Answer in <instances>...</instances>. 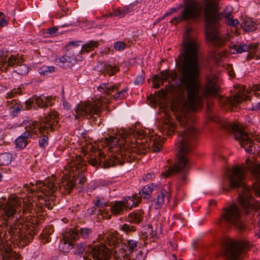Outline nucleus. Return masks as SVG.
Masks as SVG:
<instances>
[{"label":"nucleus","instance_id":"1","mask_svg":"<svg viewBox=\"0 0 260 260\" xmlns=\"http://www.w3.org/2000/svg\"><path fill=\"white\" fill-rule=\"evenodd\" d=\"M65 169L70 173V176L64 175L59 183H56L50 178L43 181L38 180L34 184L30 183L25 184L24 188L28 193L37 194L38 202L34 207L31 202L24 203L23 216L25 215L26 222H23L16 215L21 208V202L15 196L9 198L3 208L4 219L6 221L7 231L10 239L14 245L23 248L30 243L37 234L36 225L41 223L47 216L45 210H51L55 205V193L58 191L61 194H69L74 187L80 190L82 189L86 178L84 172L86 170L84 160L80 156L73 157Z\"/></svg>","mask_w":260,"mask_h":260},{"label":"nucleus","instance_id":"2","mask_svg":"<svg viewBox=\"0 0 260 260\" xmlns=\"http://www.w3.org/2000/svg\"><path fill=\"white\" fill-rule=\"evenodd\" d=\"M200 45L194 40L184 42L183 51L176 59L180 73L179 81L186 91L184 106L192 112H196L203 106V97L200 94V70L198 60Z\"/></svg>","mask_w":260,"mask_h":260},{"label":"nucleus","instance_id":"3","mask_svg":"<svg viewBox=\"0 0 260 260\" xmlns=\"http://www.w3.org/2000/svg\"><path fill=\"white\" fill-rule=\"evenodd\" d=\"M176 119L180 125L184 127L183 131L178 132L180 139L178 146L177 160L173 167H168L162 173V175L168 177L173 174L181 172L180 179L182 182H184L187 180L189 171L192 165L188 156L196 146L200 132L193 124V119L190 118L187 115L177 116Z\"/></svg>","mask_w":260,"mask_h":260},{"label":"nucleus","instance_id":"4","mask_svg":"<svg viewBox=\"0 0 260 260\" xmlns=\"http://www.w3.org/2000/svg\"><path fill=\"white\" fill-rule=\"evenodd\" d=\"M203 13L207 41L215 47L222 46L223 42L218 34L224 14L219 12L218 3L212 0H207Z\"/></svg>","mask_w":260,"mask_h":260},{"label":"nucleus","instance_id":"5","mask_svg":"<svg viewBox=\"0 0 260 260\" xmlns=\"http://www.w3.org/2000/svg\"><path fill=\"white\" fill-rule=\"evenodd\" d=\"M59 114L54 109L51 110L50 112L44 117H42L40 121H31L28 125L26 126V131L29 132L33 136H38V133L42 134L46 132L49 134V131L53 132L56 127L59 125L58 119Z\"/></svg>","mask_w":260,"mask_h":260},{"label":"nucleus","instance_id":"6","mask_svg":"<svg viewBox=\"0 0 260 260\" xmlns=\"http://www.w3.org/2000/svg\"><path fill=\"white\" fill-rule=\"evenodd\" d=\"M98 158L93 157L88 160V163L92 166H99L104 168H108L118 165H122L125 162H131L135 160V156L130 153L121 151L116 154L107 156L104 152H99Z\"/></svg>","mask_w":260,"mask_h":260},{"label":"nucleus","instance_id":"7","mask_svg":"<svg viewBox=\"0 0 260 260\" xmlns=\"http://www.w3.org/2000/svg\"><path fill=\"white\" fill-rule=\"evenodd\" d=\"M218 223L221 226L228 228L234 226L240 230L245 229V225L241 220L240 208L235 203L223 209Z\"/></svg>","mask_w":260,"mask_h":260},{"label":"nucleus","instance_id":"8","mask_svg":"<svg viewBox=\"0 0 260 260\" xmlns=\"http://www.w3.org/2000/svg\"><path fill=\"white\" fill-rule=\"evenodd\" d=\"M221 127L226 132L233 134L235 139L239 141L246 152L249 154L252 153V147L254 144L253 141L237 124L225 122L222 124Z\"/></svg>","mask_w":260,"mask_h":260},{"label":"nucleus","instance_id":"9","mask_svg":"<svg viewBox=\"0 0 260 260\" xmlns=\"http://www.w3.org/2000/svg\"><path fill=\"white\" fill-rule=\"evenodd\" d=\"M136 143L139 144L143 150L148 149L153 152H158L162 148V142L160 136L155 135L148 136L144 132H133Z\"/></svg>","mask_w":260,"mask_h":260},{"label":"nucleus","instance_id":"10","mask_svg":"<svg viewBox=\"0 0 260 260\" xmlns=\"http://www.w3.org/2000/svg\"><path fill=\"white\" fill-rule=\"evenodd\" d=\"M248 243L245 241L230 239L225 244L224 255L228 260H243L246 255Z\"/></svg>","mask_w":260,"mask_h":260},{"label":"nucleus","instance_id":"11","mask_svg":"<svg viewBox=\"0 0 260 260\" xmlns=\"http://www.w3.org/2000/svg\"><path fill=\"white\" fill-rule=\"evenodd\" d=\"M75 119H78L86 117L90 119L93 115L99 116L101 110L96 103H92L89 101L81 102L75 109Z\"/></svg>","mask_w":260,"mask_h":260},{"label":"nucleus","instance_id":"12","mask_svg":"<svg viewBox=\"0 0 260 260\" xmlns=\"http://www.w3.org/2000/svg\"><path fill=\"white\" fill-rule=\"evenodd\" d=\"M80 41L69 42L64 47L66 53L59 58V62L63 64L62 67L67 69H71L75 65L78 59L77 58V52L75 51L76 48L79 46L78 43Z\"/></svg>","mask_w":260,"mask_h":260},{"label":"nucleus","instance_id":"13","mask_svg":"<svg viewBox=\"0 0 260 260\" xmlns=\"http://www.w3.org/2000/svg\"><path fill=\"white\" fill-rule=\"evenodd\" d=\"M244 178V169L239 166H234L231 170L229 177L230 188L227 189L226 191L240 187L242 185V182Z\"/></svg>","mask_w":260,"mask_h":260},{"label":"nucleus","instance_id":"14","mask_svg":"<svg viewBox=\"0 0 260 260\" xmlns=\"http://www.w3.org/2000/svg\"><path fill=\"white\" fill-rule=\"evenodd\" d=\"M249 98L248 96H245L244 94L237 93L233 96H220L219 101L222 107L232 110L234 107L238 106L243 100H247Z\"/></svg>","mask_w":260,"mask_h":260},{"label":"nucleus","instance_id":"15","mask_svg":"<svg viewBox=\"0 0 260 260\" xmlns=\"http://www.w3.org/2000/svg\"><path fill=\"white\" fill-rule=\"evenodd\" d=\"M59 245V249L62 252H68L74 247L75 242L78 239V234L72 231L64 233Z\"/></svg>","mask_w":260,"mask_h":260},{"label":"nucleus","instance_id":"16","mask_svg":"<svg viewBox=\"0 0 260 260\" xmlns=\"http://www.w3.org/2000/svg\"><path fill=\"white\" fill-rule=\"evenodd\" d=\"M90 253L93 260H109L111 256L110 250L103 243L93 246Z\"/></svg>","mask_w":260,"mask_h":260},{"label":"nucleus","instance_id":"17","mask_svg":"<svg viewBox=\"0 0 260 260\" xmlns=\"http://www.w3.org/2000/svg\"><path fill=\"white\" fill-rule=\"evenodd\" d=\"M11 244L7 241L0 242V250L2 254H0V260H22L21 255L12 250Z\"/></svg>","mask_w":260,"mask_h":260},{"label":"nucleus","instance_id":"18","mask_svg":"<svg viewBox=\"0 0 260 260\" xmlns=\"http://www.w3.org/2000/svg\"><path fill=\"white\" fill-rule=\"evenodd\" d=\"M238 199L240 205L245 209L247 214L252 209L257 210L260 209V202L251 196L240 194Z\"/></svg>","mask_w":260,"mask_h":260},{"label":"nucleus","instance_id":"19","mask_svg":"<svg viewBox=\"0 0 260 260\" xmlns=\"http://www.w3.org/2000/svg\"><path fill=\"white\" fill-rule=\"evenodd\" d=\"M109 85V82L103 83L98 87V90L101 92H103L105 95L110 96L112 93L117 91L115 94L111 96V99L117 101L120 99V93L118 92L119 90L120 83H116L113 85Z\"/></svg>","mask_w":260,"mask_h":260},{"label":"nucleus","instance_id":"20","mask_svg":"<svg viewBox=\"0 0 260 260\" xmlns=\"http://www.w3.org/2000/svg\"><path fill=\"white\" fill-rule=\"evenodd\" d=\"M171 194L170 192L167 191L164 188L160 189L158 191L155 197L151 202V206L154 207L155 209H160L165 203L166 200L167 202H169V200L171 198Z\"/></svg>","mask_w":260,"mask_h":260},{"label":"nucleus","instance_id":"21","mask_svg":"<svg viewBox=\"0 0 260 260\" xmlns=\"http://www.w3.org/2000/svg\"><path fill=\"white\" fill-rule=\"evenodd\" d=\"M220 90L219 85L212 79H208L203 88V95L206 99L211 96H216Z\"/></svg>","mask_w":260,"mask_h":260},{"label":"nucleus","instance_id":"22","mask_svg":"<svg viewBox=\"0 0 260 260\" xmlns=\"http://www.w3.org/2000/svg\"><path fill=\"white\" fill-rule=\"evenodd\" d=\"M184 13H188L198 19L201 15V9L196 0H183Z\"/></svg>","mask_w":260,"mask_h":260},{"label":"nucleus","instance_id":"23","mask_svg":"<svg viewBox=\"0 0 260 260\" xmlns=\"http://www.w3.org/2000/svg\"><path fill=\"white\" fill-rule=\"evenodd\" d=\"M55 96H44L41 95L38 96L36 95V104L35 106L37 110L39 108L45 109L50 106H52L54 104Z\"/></svg>","mask_w":260,"mask_h":260},{"label":"nucleus","instance_id":"24","mask_svg":"<svg viewBox=\"0 0 260 260\" xmlns=\"http://www.w3.org/2000/svg\"><path fill=\"white\" fill-rule=\"evenodd\" d=\"M259 46L258 43H250L249 45L243 44V45H237L233 44L230 46L231 50H233L232 52V54L235 53H242L244 52H247L249 50H254L255 49L257 48Z\"/></svg>","mask_w":260,"mask_h":260},{"label":"nucleus","instance_id":"25","mask_svg":"<svg viewBox=\"0 0 260 260\" xmlns=\"http://www.w3.org/2000/svg\"><path fill=\"white\" fill-rule=\"evenodd\" d=\"M251 174L255 181L252 183V188L257 196H260V166H256L251 170Z\"/></svg>","mask_w":260,"mask_h":260},{"label":"nucleus","instance_id":"26","mask_svg":"<svg viewBox=\"0 0 260 260\" xmlns=\"http://www.w3.org/2000/svg\"><path fill=\"white\" fill-rule=\"evenodd\" d=\"M32 138V135L29 132H25L15 140V145L17 148L24 149L28 143V139Z\"/></svg>","mask_w":260,"mask_h":260},{"label":"nucleus","instance_id":"27","mask_svg":"<svg viewBox=\"0 0 260 260\" xmlns=\"http://www.w3.org/2000/svg\"><path fill=\"white\" fill-rule=\"evenodd\" d=\"M144 212L140 210L134 211L130 213L127 216V221L130 223L139 224L143 220Z\"/></svg>","mask_w":260,"mask_h":260},{"label":"nucleus","instance_id":"28","mask_svg":"<svg viewBox=\"0 0 260 260\" xmlns=\"http://www.w3.org/2000/svg\"><path fill=\"white\" fill-rule=\"evenodd\" d=\"M140 197L137 198V195L134 194L132 197H126L123 199L125 204V208L131 209L133 206L138 205L141 202Z\"/></svg>","mask_w":260,"mask_h":260},{"label":"nucleus","instance_id":"29","mask_svg":"<svg viewBox=\"0 0 260 260\" xmlns=\"http://www.w3.org/2000/svg\"><path fill=\"white\" fill-rule=\"evenodd\" d=\"M99 44L100 43L98 41H90L89 42L83 45L81 49H78L77 53L80 54L87 53L97 48Z\"/></svg>","mask_w":260,"mask_h":260},{"label":"nucleus","instance_id":"30","mask_svg":"<svg viewBox=\"0 0 260 260\" xmlns=\"http://www.w3.org/2000/svg\"><path fill=\"white\" fill-rule=\"evenodd\" d=\"M125 208V204L123 201H115L111 206L110 211L111 214L115 216L122 214Z\"/></svg>","mask_w":260,"mask_h":260},{"label":"nucleus","instance_id":"31","mask_svg":"<svg viewBox=\"0 0 260 260\" xmlns=\"http://www.w3.org/2000/svg\"><path fill=\"white\" fill-rule=\"evenodd\" d=\"M24 61V59L22 56H14L13 55H11L8 58L7 61L6 63H7V66L5 68V69L3 70L4 72H6L8 70V67H13L15 64L20 65V64L22 63Z\"/></svg>","mask_w":260,"mask_h":260},{"label":"nucleus","instance_id":"32","mask_svg":"<svg viewBox=\"0 0 260 260\" xmlns=\"http://www.w3.org/2000/svg\"><path fill=\"white\" fill-rule=\"evenodd\" d=\"M240 25L243 30L247 32H251L257 29L256 23L249 19L243 21Z\"/></svg>","mask_w":260,"mask_h":260},{"label":"nucleus","instance_id":"33","mask_svg":"<svg viewBox=\"0 0 260 260\" xmlns=\"http://www.w3.org/2000/svg\"><path fill=\"white\" fill-rule=\"evenodd\" d=\"M105 242L109 246L116 247L119 243V240L117 236L113 234H108L104 236Z\"/></svg>","mask_w":260,"mask_h":260},{"label":"nucleus","instance_id":"34","mask_svg":"<svg viewBox=\"0 0 260 260\" xmlns=\"http://www.w3.org/2000/svg\"><path fill=\"white\" fill-rule=\"evenodd\" d=\"M195 17L188 13H184V10L181 13V15L173 18L170 22L173 24H177L182 21H189L190 20L196 19Z\"/></svg>","mask_w":260,"mask_h":260},{"label":"nucleus","instance_id":"35","mask_svg":"<svg viewBox=\"0 0 260 260\" xmlns=\"http://www.w3.org/2000/svg\"><path fill=\"white\" fill-rule=\"evenodd\" d=\"M157 234L156 231L153 230L152 225L148 224L146 231L142 234L141 238L143 239L145 243V241L147 240L148 238H154L156 237Z\"/></svg>","mask_w":260,"mask_h":260},{"label":"nucleus","instance_id":"36","mask_svg":"<svg viewBox=\"0 0 260 260\" xmlns=\"http://www.w3.org/2000/svg\"><path fill=\"white\" fill-rule=\"evenodd\" d=\"M70 231L76 233L78 234V239L79 236L83 239H87L92 233L91 229L88 228H80L79 230L75 229Z\"/></svg>","mask_w":260,"mask_h":260},{"label":"nucleus","instance_id":"37","mask_svg":"<svg viewBox=\"0 0 260 260\" xmlns=\"http://www.w3.org/2000/svg\"><path fill=\"white\" fill-rule=\"evenodd\" d=\"M119 141V139L116 136H109L108 137L104 138V143L111 149L114 147L118 145Z\"/></svg>","mask_w":260,"mask_h":260},{"label":"nucleus","instance_id":"38","mask_svg":"<svg viewBox=\"0 0 260 260\" xmlns=\"http://www.w3.org/2000/svg\"><path fill=\"white\" fill-rule=\"evenodd\" d=\"M13 102L14 104L11 107V115L15 117L22 110L23 105L20 102H16V100L12 101L11 103L13 104Z\"/></svg>","mask_w":260,"mask_h":260},{"label":"nucleus","instance_id":"39","mask_svg":"<svg viewBox=\"0 0 260 260\" xmlns=\"http://www.w3.org/2000/svg\"><path fill=\"white\" fill-rule=\"evenodd\" d=\"M12 156L11 153L5 152L0 154V165L7 166L12 161Z\"/></svg>","mask_w":260,"mask_h":260},{"label":"nucleus","instance_id":"40","mask_svg":"<svg viewBox=\"0 0 260 260\" xmlns=\"http://www.w3.org/2000/svg\"><path fill=\"white\" fill-rule=\"evenodd\" d=\"M128 255L126 251L123 248L119 249L118 250H115L114 253L115 260H124L127 259Z\"/></svg>","mask_w":260,"mask_h":260},{"label":"nucleus","instance_id":"41","mask_svg":"<svg viewBox=\"0 0 260 260\" xmlns=\"http://www.w3.org/2000/svg\"><path fill=\"white\" fill-rule=\"evenodd\" d=\"M153 190V188L151 185L144 186L139 191V193L141 195L140 198H143L144 199H148L150 198L151 193Z\"/></svg>","mask_w":260,"mask_h":260},{"label":"nucleus","instance_id":"42","mask_svg":"<svg viewBox=\"0 0 260 260\" xmlns=\"http://www.w3.org/2000/svg\"><path fill=\"white\" fill-rule=\"evenodd\" d=\"M225 23L229 26L237 27L239 24L238 20L236 19H234L231 13H228L225 15Z\"/></svg>","mask_w":260,"mask_h":260},{"label":"nucleus","instance_id":"43","mask_svg":"<svg viewBox=\"0 0 260 260\" xmlns=\"http://www.w3.org/2000/svg\"><path fill=\"white\" fill-rule=\"evenodd\" d=\"M105 71L110 76L114 75L119 71V68L116 66H112L110 64H105L104 66Z\"/></svg>","mask_w":260,"mask_h":260},{"label":"nucleus","instance_id":"44","mask_svg":"<svg viewBox=\"0 0 260 260\" xmlns=\"http://www.w3.org/2000/svg\"><path fill=\"white\" fill-rule=\"evenodd\" d=\"M25 107L24 108L25 110H29L31 109H34V110H37V108L36 107V95H34L28 100L25 101Z\"/></svg>","mask_w":260,"mask_h":260},{"label":"nucleus","instance_id":"45","mask_svg":"<svg viewBox=\"0 0 260 260\" xmlns=\"http://www.w3.org/2000/svg\"><path fill=\"white\" fill-rule=\"evenodd\" d=\"M41 136L39 137V146L44 149L45 148L48 144V137L47 133L45 134V132H43L42 134H40Z\"/></svg>","mask_w":260,"mask_h":260},{"label":"nucleus","instance_id":"46","mask_svg":"<svg viewBox=\"0 0 260 260\" xmlns=\"http://www.w3.org/2000/svg\"><path fill=\"white\" fill-rule=\"evenodd\" d=\"M120 230L125 233L127 235H130L131 233L137 231V226L124 223L120 227Z\"/></svg>","mask_w":260,"mask_h":260},{"label":"nucleus","instance_id":"47","mask_svg":"<svg viewBox=\"0 0 260 260\" xmlns=\"http://www.w3.org/2000/svg\"><path fill=\"white\" fill-rule=\"evenodd\" d=\"M55 70V68L54 66H44L39 69V72L41 75H46L54 72Z\"/></svg>","mask_w":260,"mask_h":260},{"label":"nucleus","instance_id":"48","mask_svg":"<svg viewBox=\"0 0 260 260\" xmlns=\"http://www.w3.org/2000/svg\"><path fill=\"white\" fill-rule=\"evenodd\" d=\"M93 203L95 206L100 208V209H104L105 207L110 206L108 202H101L99 197H96L95 199L93 201Z\"/></svg>","mask_w":260,"mask_h":260},{"label":"nucleus","instance_id":"49","mask_svg":"<svg viewBox=\"0 0 260 260\" xmlns=\"http://www.w3.org/2000/svg\"><path fill=\"white\" fill-rule=\"evenodd\" d=\"M166 125L167 127L169 128L167 133L168 135H171L174 133L177 128V126L176 125V124L170 120H169L168 122L166 123Z\"/></svg>","mask_w":260,"mask_h":260},{"label":"nucleus","instance_id":"50","mask_svg":"<svg viewBox=\"0 0 260 260\" xmlns=\"http://www.w3.org/2000/svg\"><path fill=\"white\" fill-rule=\"evenodd\" d=\"M137 241L133 240H128L127 241L126 247L131 252H133L136 250L137 246Z\"/></svg>","mask_w":260,"mask_h":260},{"label":"nucleus","instance_id":"51","mask_svg":"<svg viewBox=\"0 0 260 260\" xmlns=\"http://www.w3.org/2000/svg\"><path fill=\"white\" fill-rule=\"evenodd\" d=\"M6 53L4 50L0 51V69L3 71L2 68L5 67L6 64Z\"/></svg>","mask_w":260,"mask_h":260},{"label":"nucleus","instance_id":"52","mask_svg":"<svg viewBox=\"0 0 260 260\" xmlns=\"http://www.w3.org/2000/svg\"><path fill=\"white\" fill-rule=\"evenodd\" d=\"M127 47L126 44L123 41H117L114 45V48L116 50L121 51L125 49Z\"/></svg>","mask_w":260,"mask_h":260},{"label":"nucleus","instance_id":"53","mask_svg":"<svg viewBox=\"0 0 260 260\" xmlns=\"http://www.w3.org/2000/svg\"><path fill=\"white\" fill-rule=\"evenodd\" d=\"M20 67L17 69V72L18 74L24 75L28 73L29 71L28 67L25 64H20L18 65Z\"/></svg>","mask_w":260,"mask_h":260},{"label":"nucleus","instance_id":"54","mask_svg":"<svg viewBox=\"0 0 260 260\" xmlns=\"http://www.w3.org/2000/svg\"><path fill=\"white\" fill-rule=\"evenodd\" d=\"M160 74L161 78V85H163L164 82H166L170 77V71L168 70L160 72Z\"/></svg>","mask_w":260,"mask_h":260},{"label":"nucleus","instance_id":"55","mask_svg":"<svg viewBox=\"0 0 260 260\" xmlns=\"http://www.w3.org/2000/svg\"><path fill=\"white\" fill-rule=\"evenodd\" d=\"M99 213L104 219H110L111 218V214H110L108 210L105 208L99 209Z\"/></svg>","mask_w":260,"mask_h":260},{"label":"nucleus","instance_id":"56","mask_svg":"<svg viewBox=\"0 0 260 260\" xmlns=\"http://www.w3.org/2000/svg\"><path fill=\"white\" fill-rule=\"evenodd\" d=\"M77 252L79 254H82L85 251L86 244L84 243L77 244L76 246Z\"/></svg>","mask_w":260,"mask_h":260},{"label":"nucleus","instance_id":"57","mask_svg":"<svg viewBox=\"0 0 260 260\" xmlns=\"http://www.w3.org/2000/svg\"><path fill=\"white\" fill-rule=\"evenodd\" d=\"M128 89V88L127 87H126L122 90H118V92L120 93V96L121 100L125 99L128 96V93H127Z\"/></svg>","mask_w":260,"mask_h":260},{"label":"nucleus","instance_id":"58","mask_svg":"<svg viewBox=\"0 0 260 260\" xmlns=\"http://www.w3.org/2000/svg\"><path fill=\"white\" fill-rule=\"evenodd\" d=\"M124 14L123 10H121L120 8H118L117 10H115L114 12L110 13L109 15L111 17L113 16H117L121 15V14Z\"/></svg>","mask_w":260,"mask_h":260},{"label":"nucleus","instance_id":"59","mask_svg":"<svg viewBox=\"0 0 260 260\" xmlns=\"http://www.w3.org/2000/svg\"><path fill=\"white\" fill-rule=\"evenodd\" d=\"M144 79L145 77L143 75H139L136 78L134 83L136 85L141 84L143 83Z\"/></svg>","mask_w":260,"mask_h":260},{"label":"nucleus","instance_id":"60","mask_svg":"<svg viewBox=\"0 0 260 260\" xmlns=\"http://www.w3.org/2000/svg\"><path fill=\"white\" fill-rule=\"evenodd\" d=\"M257 48H256L254 50H251L248 51V52H249V53L247 55L246 60L251 59L255 56V53H256V52H257Z\"/></svg>","mask_w":260,"mask_h":260},{"label":"nucleus","instance_id":"61","mask_svg":"<svg viewBox=\"0 0 260 260\" xmlns=\"http://www.w3.org/2000/svg\"><path fill=\"white\" fill-rule=\"evenodd\" d=\"M257 48H256L254 50H251L248 51V52H249V53L247 55L246 60L251 59L255 56V53H256V52H257Z\"/></svg>","mask_w":260,"mask_h":260},{"label":"nucleus","instance_id":"62","mask_svg":"<svg viewBox=\"0 0 260 260\" xmlns=\"http://www.w3.org/2000/svg\"><path fill=\"white\" fill-rule=\"evenodd\" d=\"M58 28L57 26H53L52 27L48 28L47 30V33L53 35L57 32Z\"/></svg>","mask_w":260,"mask_h":260},{"label":"nucleus","instance_id":"63","mask_svg":"<svg viewBox=\"0 0 260 260\" xmlns=\"http://www.w3.org/2000/svg\"><path fill=\"white\" fill-rule=\"evenodd\" d=\"M148 100L150 101L152 103L157 104V99L155 95L150 94L148 97Z\"/></svg>","mask_w":260,"mask_h":260},{"label":"nucleus","instance_id":"64","mask_svg":"<svg viewBox=\"0 0 260 260\" xmlns=\"http://www.w3.org/2000/svg\"><path fill=\"white\" fill-rule=\"evenodd\" d=\"M227 70H228V73L230 76L231 77H234L235 76V72L233 70L232 65H229Z\"/></svg>","mask_w":260,"mask_h":260}]
</instances>
